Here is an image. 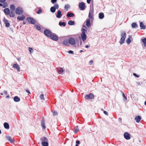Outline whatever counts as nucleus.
I'll list each match as a JSON object with an SVG mask.
<instances>
[{"label": "nucleus", "mask_w": 146, "mask_h": 146, "mask_svg": "<svg viewBox=\"0 0 146 146\" xmlns=\"http://www.w3.org/2000/svg\"><path fill=\"white\" fill-rule=\"evenodd\" d=\"M121 38L120 40V44H122L125 40V38L126 37V33L125 32L123 31L121 32Z\"/></svg>", "instance_id": "obj_1"}, {"label": "nucleus", "mask_w": 146, "mask_h": 146, "mask_svg": "<svg viewBox=\"0 0 146 146\" xmlns=\"http://www.w3.org/2000/svg\"><path fill=\"white\" fill-rule=\"evenodd\" d=\"M23 11L22 8L20 7L17 8L15 11V13L17 15H20L22 14Z\"/></svg>", "instance_id": "obj_2"}, {"label": "nucleus", "mask_w": 146, "mask_h": 146, "mask_svg": "<svg viewBox=\"0 0 146 146\" xmlns=\"http://www.w3.org/2000/svg\"><path fill=\"white\" fill-rule=\"evenodd\" d=\"M27 21L29 23L34 24L35 23V21L32 18L28 17L27 18Z\"/></svg>", "instance_id": "obj_3"}, {"label": "nucleus", "mask_w": 146, "mask_h": 146, "mask_svg": "<svg viewBox=\"0 0 146 146\" xmlns=\"http://www.w3.org/2000/svg\"><path fill=\"white\" fill-rule=\"evenodd\" d=\"M68 41L69 44L72 45L75 44L76 43L75 39L73 37L70 38L68 40Z\"/></svg>", "instance_id": "obj_4"}, {"label": "nucleus", "mask_w": 146, "mask_h": 146, "mask_svg": "<svg viewBox=\"0 0 146 146\" xmlns=\"http://www.w3.org/2000/svg\"><path fill=\"white\" fill-rule=\"evenodd\" d=\"M44 34L47 37H50L52 33L48 30H45L44 31Z\"/></svg>", "instance_id": "obj_5"}, {"label": "nucleus", "mask_w": 146, "mask_h": 146, "mask_svg": "<svg viewBox=\"0 0 146 146\" xmlns=\"http://www.w3.org/2000/svg\"><path fill=\"white\" fill-rule=\"evenodd\" d=\"M94 97V95L92 93H90L89 94L86 95L85 96V98L88 99H92Z\"/></svg>", "instance_id": "obj_6"}, {"label": "nucleus", "mask_w": 146, "mask_h": 146, "mask_svg": "<svg viewBox=\"0 0 146 146\" xmlns=\"http://www.w3.org/2000/svg\"><path fill=\"white\" fill-rule=\"evenodd\" d=\"M81 36L83 41H84L86 39V36L85 34V32L83 31L81 34Z\"/></svg>", "instance_id": "obj_7"}, {"label": "nucleus", "mask_w": 146, "mask_h": 146, "mask_svg": "<svg viewBox=\"0 0 146 146\" xmlns=\"http://www.w3.org/2000/svg\"><path fill=\"white\" fill-rule=\"evenodd\" d=\"M79 7L81 10H84L85 7V4L83 2H82L79 4Z\"/></svg>", "instance_id": "obj_8"}, {"label": "nucleus", "mask_w": 146, "mask_h": 146, "mask_svg": "<svg viewBox=\"0 0 146 146\" xmlns=\"http://www.w3.org/2000/svg\"><path fill=\"white\" fill-rule=\"evenodd\" d=\"M124 136L126 140H129L131 138L130 134L127 132H125L124 133Z\"/></svg>", "instance_id": "obj_9"}, {"label": "nucleus", "mask_w": 146, "mask_h": 146, "mask_svg": "<svg viewBox=\"0 0 146 146\" xmlns=\"http://www.w3.org/2000/svg\"><path fill=\"white\" fill-rule=\"evenodd\" d=\"M50 37L52 39L55 40V41H57L58 40V36L55 35H54L52 34H51Z\"/></svg>", "instance_id": "obj_10"}, {"label": "nucleus", "mask_w": 146, "mask_h": 146, "mask_svg": "<svg viewBox=\"0 0 146 146\" xmlns=\"http://www.w3.org/2000/svg\"><path fill=\"white\" fill-rule=\"evenodd\" d=\"M13 67L15 68L17 70L18 72H20V68L19 65L17 64H14L13 65Z\"/></svg>", "instance_id": "obj_11"}, {"label": "nucleus", "mask_w": 146, "mask_h": 146, "mask_svg": "<svg viewBox=\"0 0 146 146\" xmlns=\"http://www.w3.org/2000/svg\"><path fill=\"white\" fill-rule=\"evenodd\" d=\"M3 22L5 24V26L6 27H9L10 26V24L9 22L6 19L5 17L3 19Z\"/></svg>", "instance_id": "obj_12"}, {"label": "nucleus", "mask_w": 146, "mask_h": 146, "mask_svg": "<svg viewBox=\"0 0 146 146\" xmlns=\"http://www.w3.org/2000/svg\"><path fill=\"white\" fill-rule=\"evenodd\" d=\"M6 138L11 143H14V140L10 136H7L6 137Z\"/></svg>", "instance_id": "obj_13"}, {"label": "nucleus", "mask_w": 146, "mask_h": 146, "mask_svg": "<svg viewBox=\"0 0 146 146\" xmlns=\"http://www.w3.org/2000/svg\"><path fill=\"white\" fill-rule=\"evenodd\" d=\"M4 12L6 15H9L10 13V11L8 8H5L4 9Z\"/></svg>", "instance_id": "obj_14"}, {"label": "nucleus", "mask_w": 146, "mask_h": 146, "mask_svg": "<svg viewBox=\"0 0 146 146\" xmlns=\"http://www.w3.org/2000/svg\"><path fill=\"white\" fill-rule=\"evenodd\" d=\"M93 10H90L89 15H88V17L91 19L92 18L93 16Z\"/></svg>", "instance_id": "obj_15"}, {"label": "nucleus", "mask_w": 146, "mask_h": 146, "mask_svg": "<svg viewBox=\"0 0 146 146\" xmlns=\"http://www.w3.org/2000/svg\"><path fill=\"white\" fill-rule=\"evenodd\" d=\"M68 40H64L62 42V44L65 46H68L69 45V43L68 42Z\"/></svg>", "instance_id": "obj_16"}, {"label": "nucleus", "mask_w": 146, "mask_h": 146, "mask_svg": "<svg viewBox=\"0 0 146 146\" xmlns=\"http://www.w3.org/2000/svg\"><path fill=\"white\" fill-rule=\"evenodd\" d=\"M62 16V14L61 13V12L60 10L58 11L57 12V13L56 15V17L57 18H60Z\"/></svg>", "instance_id": "obj_17"}, {"label": "nucleus", "mask_w": 146, "mask_h": 146, "mask_svg": "<svg viewBox=\"0 0 146 146\" xmlns=\"http://www.w3.org/2000/svg\"><path fill=\"white\" fill-rule=\"evenodd\" d=\"M40 140L41 141L42 143V142H46L48 141L47 138L44 137H41L40 138Z\"/></svg>", "instance_id": "obj_18"}, {"label": "nucleus", "mask_w": 146, "mask_h": 146, "mask_svg": "<svg viewBox=\"0 0 146 146\" xmlns=\"http://www.w3.org/2000/svg\"><path fill=\"white\" fill-rule=\"evenodd\" d=\"M140 27L141 29H145L146 28L145 26L143 25L142 22H140Z\"/></svg>", "instance_id": "obj_19"}, {"label": "nucleus", "mask_w": 146, "mask_h": 146, "mask_svg": "<svg viewBox=\"0 0 146 146\" xmlns=\"http://www.w3.org/2000/svg\"><path fill=\"white\" fill-rule=\"evenodd\" d=\"M141 119V117L140 116H136L135 118V120L136 122L137 123L139 122Z\"/></svg>", "instance_id": "obj_20"}, {"label": "nucleus", "mask_w": 146, "mask_h": 146, "mask_svg": "<svg viewBox=\"0 0 146 146\" xmlns=\"http://www.w3.org/2000/svg\"><path fill=\"white\" fill-rule=\"evenodd\" d=\"M14 100L16 102H18L20 101V99L17 96H15L13 98Z\"/></svg>", "instance_id": "obj_21"}, {"label": "nucleus", "mask_w": 146, "mask_h": 146, "mask_svg": "<svg viewBox=\"0 0 146 146\" xmlns=\"http://www.w3.org/2000/svg\"><path fill=\"white\" fill-rule=\"evenodd\" d=\"M57 71L60 74H63V72L64 70L62 68H58Z\"/></svg>", "instance_id": "obj_22"}, {"label": "nucleus", "mask_w": 146, "mask_h": 146, "mask_svg": "<svg viewBox=\"0 0 146 146\" xmlns=\"http://www.w3.org/2000/svg\"><path fill=\"white\" fill-rule=\"evenodd\" d=\"M90 21V19H88L86 20V25L88 27H90L91 26Z\"/></svg>", "instance_id": "obj_23"}, {"label": "nucleus", "mask_w": 146, "mask_h": 146, "mask_svg": "<svg viewBox=\"0 0 146 146\" xmlns=\"http://www.w3.org/2000/svg\"><path fill=\"white\" fill-rule=\"evenodd\" d=\"M4 127L7 129H9V124L6 122H5L4 123Z\"/></svg>", "instance_id": "obj_24"}, {"label": "nucleus", "mask_w": 146, "mask_h": 146, "mask_svg": "<svg viewBox=\"0 0 146 146\" xmlns=\"http://www.w3.org/2000/svg\"><path fill=\"white\" fill-rule=\"evenodd\" d=\"M25 16L24 15H23L21 17L18 16L17 17V19L20 21H22L25 19Z\"/></svg>", "instance_id": "obj_25"}, {"label": "nucleus", "mask_w": 146, "mask_h": 146, "mask_svg": "<svg viewBox=\"0 0 146 146\" xmlns=\"http://www.w3.org/2000/svg\"><path fill=\"white\" fill-rule=\"evenodd\" d=\"M104 17V14L103 13H99V17L100 19H103Z\"/></svg>", "instance_id": "obj_26"}, {"label": "nucleus", "mask_w": 146, "mask_h": 146, "mask_svg": "<svg viewBox=\"0 0 146 146\" xmlns=\"http://www.w3.org/2000/svg\"><path fill=\"white\" fill-rule=\"evenodd\" d=\"M131 38L132 37L131 36L129 35V38L126 40L128 44H129L131 43V41L130 40V38Z\"/></svg>", "instance_id": "obj_27"}, {"label": "nucleus", "mask_w": 146, "mask_h": 146, "mask_svg": "<svg viewBox=\"0 0 146 146\" xmlns=\"http://www.w3.org/2000/svg\"><path fill=\"white\" fill-rule=\"evenodd\" d=\"M132 27L133 28H137L138 27V25L135 23H133L131 24Z\"/></svg>", "instance_id": "obj_28"}, {"label": "nucleus", "mask_w": 146, "mask_h": 146, "mask_svg": "<svg viewBox=\"0 0 146 146\" xmlns=\"http://www.w3.org/2000/svg\"><path fill=\"white\" fill-rule=\"evenodd\" d=\"M74 16V14L73 13H70L68 12V13L67 14V16L68 17H73Z\"/></svg>", "instance_id": "obj_29"}, {"label": "nucleus", "mask_w": 146, "mask_h": 146, "mask_svg": "<svg viewBox=\"0 0 146 146\" xmlns=\"http://www.w3.org/2000/svg\"><path fill=\"white\" fill-rule=\"evenodd\" d=\"M15 8V6L14 5H10V9L11 11H14Z\"/></svg>", "instance_id": "obj_30"}, {"label": "nucleus", "mask_w": 146, "mask_h": 146, "mask_svg": "<svg viewBox=\"0 0 146 146\" xmlns=\"http://www.w3.org/2000/svg\"><path fill=\"white\" fill-rule=\"evenodd\" d=\"M14 11H11L10 13L9 16L11 17H14L15 16V14L14 12Z\"/></svg>", "instance_id": "obj_31"}, {"label": "nucleus", "mask_w": 146, "mask_h": 146, "mask_svg": "<svg viewBox=\"0 0 146 146\" xmlns=\"http://www.w3.org/2000/svg\"><path fill=\"white\" fill-rule=\"evenodd\" d=\"M120 92L122 94V96L123 98V100L125 102L127 100V97L125 96L124 93L122 91H121Z\"/></svg>", "instance_id": "obj_32"}, {"label": "nucleus", "mask_w": 146, "mask_h": 146, "mask_svg": "<svg viewBox=\"0 0 146 146\" xmlns=\"http://www.w3.org/2000/svg\"><path fill=\"white\" fill-rule=\"evenodd\" d=\"M56 9L55 7H52L50 9V11L52 13H54L55 12Z\"/></svg>", "instance_id": "obj_33"}, {"label": "nucleus", "mask_w": 146, "mask_h": 146, "mask_svg": "<svg viewBox=\"0 0 146 146\" xmlns=\"http://www.w3.org/2000/svg\"><path fill=\"white\" fill-rule=\"evenodd\" d=\"M42 144L43 146H48V141L46 142H42Z\"/></svg>", "instance_id": "obj_34"}, {"label": "nucleus", "mask_w": 146, "mask_h": 146, "mask_svg": "<svg viewBox=\"0 0 146 146\" xmlns=\"http://www.w3.org/2000/svg\"><path fill=\"white\" fill-rule=\"evenodd\" d=\"M74 23V22L72 20H70L68 21V24L69 25H73Z\"/></svg>", "instance_id": "obj_35"}, {"label": "nucleus", "mask_w": 146, "mask_h": 146, "mask_svg": "<svg viewBox=\"0 0 146 146\" xmlns=\"http://www.w3.org/2000/svg\"><path fill=\"white\" fill-rule=\"evenodd\" d=\"M59 25L60 26H63L65 27L66 26V23L65 22L60 21L59 22Z\"/></svg>", "instance_id": "obj_36"}, {"label": "nucleus", "mask_w": 146, "mask_h": 146, "mask_svg": "<svg viewBox=\"0 0 146 146\" xmlns=\"http://www.w3.org/2000/svg\"><path fill=\"white\" fill-rule=\"evenodd\" d=\"M41 125L42 126V127L44 129H45L46 128V127L45 125L44 124V120H42L41 121Z\"/></svg>", "instance_id": "obj_37"}, {"label": "nucleus", "mask_w": 146, "mask_h": 146, "mask_svg": "<svg viewBox=\"0 0 146 146\" xmlns=\"http://www.w3.org/2000/svg\"><path fill=\"white\" fill-rule=\"evenodd\" d=\"M35 27L38 30L40 31L41 30V28L40 27L37 25H35Z\"/></svg>", "instance_id": "obj_38"}, {"label": "nucleus", "mask_w": 146, "mask_h": 146, "mask_svg": "<svg viewBox=\"0 0 146 146\" xmlns=\"http://www.w3.org/2000/svg\"><path fill=\"white\" fill-rule=\"evenodd\" d=\"M142 41L143 43L144 46H146V38H145L142 39Z\"/></svg>", "instance_id": "obj_39"}, {"label": "nucleus", "mask_w": 146, "mask_h": 146, "mask_svg": "<svg viewBox=\"0 0 146 146\" xmlns=\"http://www.w3.org/2000/svg\"><path fill=\"white\" fill-rule=\"evenodd\" d=\"M131 97L133 100H134V101H136L137 100V99L135 98H134V95L133 94H132L131 95Z\"/></svg>", "instance_id": "obj_40"}, {"label": "nucleus", "mask_w": 146, "mask_h": 146, "mask_svg": "<svg viewBox=\"0 0 146 146\" xmlns=\"http://www.w3.org/2000/svg\"><path fill=\"white\" fill-rule=\"evenodd\" d=\"M54 7H55L56 9H57L59 8V5L58 4H55L54 5Z\"/></svg>", "instance_id": "obj_41"}, {"label": "nucleus", "mask_w": 146, "mask_h": 146, "mask_svg": "<svg viewBox=\"0 0 146 146\" xmlns=\"http://www.w3.org/2000/svg\"><path fill=\"white\" fill-rule=\"evenodd\" d=\"M29 51L30 52V54H31L33 52V50L31 48L29 47Z\"/></svg>", "instance_id": "obj_42"}, {"label": "nucleus", "mask_w": 146, "mask_h": 146, "mask_svg": "<svg viewBox=\"0 0 146 146\" xmlns=\"http://www.w3.org/2000/svg\"><path fill=\"white\" fill-rule=\"evenodd\" d=\"M78 131V126H77L75 128L74 132L75 133H76Z\"/></svg>", "instance_id": "obj_43"}, {"label": "nucleus", "mask_w": 146, "mask_h": 146, "mask_svg": "<svg viewBox=\"0 0 146 146\" xmlns=\"http://www.w3.org/2000/svg\"><path fill=\"white\" fill-rule=\"evenodd\" d=\"M70 7V6L68 4H66L65 5L64 8L65 9H67L68 8H69Z\"/></svg>", "instance_id": "obj_44"}, {"label": "nucleus", "mask_w": 146, "mask_h": 146, "mask_svg": "<svg viewBox=\"0 0 146 146\" xmlns=\"http://www.w3.org/2000/svg\"><path fill=\"white\" fill-rule=\"evenodd\" d=\"M76 146H78V145L80 144V141L79 140L76 141Z\"/></svg>", "instance_id": "obj_45"}, {"label": "nucleus", "mask_w": 146, "mask_h": 146, "mask_svg": "<svg viewBox=\"0 0 146 146\" xmlns=\"http://www.w3.org/2000/svg\"><path fill=\"white\" fill-rule=\"evenodd\" d=\"M40 98L44 100V95L43 94H41L40 96Z\"/></svg>", "instance_id": "obj_46"}, {"label": "nucleus", "mask_w": 146, "mask_h": 146, "mask_svg": "<svg viewBox=\"0 0 146 146\" xmlns=\"http://www.w3.org/2000/svg\"><path fill=\"white\" fill-rule=\"evenodd\" d=\"M58 114V113H57V112L55 111H54L53 112V115H54V116H55V115H57Z\"/></svg>", "instance_id": "obj_47"}, {"label": "nucleus", "mask_w": 146, "mask_h": 146, "mask_svg": "<svg viewBox=\"0 0 146 146\" xmlns=\"http://www.w3.org/2000/svg\"><path fill=\"white\" fill-rule=\"evenodd\" d=\"M42 12V10L41 9H40L38 10V11L37 12V13L38 14H40Z\"/></svg>", "instance_id": "obj_48"}, {"label": "nucleus", "mask_w": 146, "mask_h": 146, "mask_svg": "<svg viewBox=\"0 0 146 146\" xmlns=\"http://www.w3.org/2000/svg\"><path fill=\"white\" fill-rule=\"evenodd\" d=\"M57 1V0H51V2L54 4Z\"/></svg>", "instance_id": "obj_49"}, {"label": "nucleus", "mask_w": 146, "mask_h": 146, "mask_svg": "<svg viewBox=\"0 0 146 146\" xmlns=\"http://www.w3.org/2000/svg\"><path fill=\"white\" fill-rule=\"evenodd\" d=\"M104 113L106 115H108V112L107 111H104Z\"/></svg>", "instance_id": "obj_50"}, {"label": "nucleus", "mask_w": 146, "mask_h": 146, "mask_svg": "<svg viewBox=\"0 0 146 146\" xmlns=\"http://www.w3.org/2000/svg\"><path fill=\"white\" fill-rule=\"evenodd\" d=\"M68 53L69 54H73L74 53V52L72 50H70L68 51Z\"/></svg>", "instance_id": "obj_51"}, {"label": "nucleus", "mask_w": 146, "mask_h": 146, "mask_svg": "<svg viewBox=\"0 0 146 146\" xmlns=\"http://www.w3.org/2000/svg\"><path fill=\"white\" fill-rule=\"evenodd\" d=\"M6 0H0V2L2 3H3L5 2Z\"/></svg>", "instance_id": "obj_52"}, {"label": "nucleus", "mask_w": 146, "mask_h": 146, "mask_svg": "<svg viewBox=\"0 0 146 146\" xmlns=\"http://www.w3.org/2000/svg\"><path fill=\"white\" fill-rule=\"evenodd\" d=\"M93 61L92 60H91L89 62V64L91 65L92 64V63H93Z\"/></svg>", "instance_id": "obj_53"}, {"label": "nucleus", "mask_w": 146, "mask_h": 146, "mask_svg": "<svg viewBox=\"0 0 146 146\" xmlns=\"http://www.w3.org/2000/svg\"><path fill=\"white\" fill-rule=\"evenodd\" d=\"M133 75H134V76H136V77H139V76H138L137 75V74L135 73H133Z\"/></svg>", "instance_id": "obj_54"}, {"label": "nucleus", "mask_w": 146, "mask_h": 146, "mask_svg": "<svg viewBox=\"0 0 146 146\" xmlns=\"http://www.w3.org/2000/svg\"><path fill=\"white\" fill-rule=\"evenodd\" d=\"M26 91L29 94H31V93L30 92V91H29V90L27 89V90H26Z\"/></svg>", "instance_id": "obj_55"}, {"label": "nucleus", "mask_w": 146, "mask_h": 146, "mask_svg": "<svg viewBox=\"0 0 146 146\" xmlns=\"http://www.w3.org/2000/svg\"><path fill=\"white\" fill-rule=\"evenodd\" d=\"M91 1V0H87V3L88 4L90 3Z\"/></svg>", "instance_id": "obj_56"}, {"label": "nucleus", "mask_w": 146, "mask_h": 146, "mask_svg": "<svg viewBox=\"0 0 146 146\" xmlns=\"http://www.w3.org/2000/svg\"><path fill=\"white\" fill-rule=\"evenodd\" d=\"M82 32H83V31L85 32V31H86V30L84 28H82Z\"/></svg>", "instance_id": "obj_57"}, {"label": "nucleus", "mask_w": 146, "mask_h": 146, "mask_svg": "<svg viewBox=\"0 0 146 146\" xmlns=\"http://www.w3.org/2000/svg\"><path fill=\"white\" fill-rule=\"evenodd\" d=\"M90 46V45H87L85 46V47L87 48H89Z\"/></svg>", "instance_id": "obj_58"}, {"label": "nucleus", "mask_w": 146, "mask_h": 146, "mask_svg": "<svg viewBox=\"0 0 146 146\" xmlns=\"http://www.w3.org/2000/svg\"><path fill=\"white\" fill-rule=\"evenodd\" d=\"M4 93H5V94L6 95H7V92L6 91H4Z\"/></svg>", "instance_id": "obj_59"}, {"label": "nucleus", "mask_w": 146, "mask_h": 146, "mask_svg": "<svg viewBox=\"0 0 146 146\" xmlns=\"http://www.w3.org/2000/svg\"><path fill=\"white\" fill-rule=\"evenodd\" d=\"M6 98H9V96H7L6 97Z\"/></svg>", "instance_id": "obj_60"}, {"label": "nucleus", "mask_w": 146, "mask_h": 146, "mask_svg": "<svg viewBox=\"0 0 146 146\" xmlns=\"http://www.w3.org/2000/svg\"><path fill=\"white\" fill-rule=\"evenodd\" d=\"M144 104L145 106H146V100L144 102Z\"/></svg>", "instance_id": "obj_61"}, {"label": "nucleus", "mask_w": 146, "mask_h": 146, "mask_svg": "<svg viewBox=\"0 0 146 146\" xmlns=\"http://www.w3.org/2000/svg\"><path fill=\"white\" fill-rule=\"evenodd\" d=\"M3 6L2 4L1 3H0V6Z\"/></svg>", "instance_id": "obj_62"}, {"label": "nucleus", "mask_w": 146, "mask_h": 146, "mask_svg": "<svg viewBox=\"0 0 146 146\" xmlns=\"http://www.w3.org/2000/svg\"><path fill=\"white\" fill-rule=\"evenodd\" d=\"M0 94H1V95L3 96V93H1Z\"/></svg>", "instance_id": "obj_63"}, {"label": "nucleus", "mask_w": 146, "mask_h": 146, "mask_svg": "<svg viewBox=\"0 0 146 146\" xmlns=\"http://www.w3.org/2000/svg\"><path fill=\"white\" fill-rule=\"evenodd\" d=\"M83 51V50H80V52H82Z\"/></svg>", "instance_id": "obj_64"}]
</instances>
